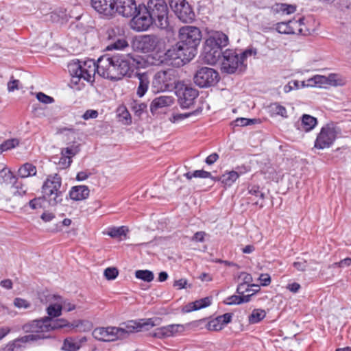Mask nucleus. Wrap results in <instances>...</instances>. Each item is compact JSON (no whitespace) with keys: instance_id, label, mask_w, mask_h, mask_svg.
I'll return each mask as SVG.
<instances>
[{"instance_id":"obj_44","label":"nucleus","mask_w":351,"mask_h":351,"mask_svg":"<svg viewBox=\"0 0 351 351\" xmlns=\"http://www.w3.org/2000/svg\"><path fill=\"white\" fill-rule=\"evenodd\" d=\"M80 152V145H72L69 147L64 148L62 149L61 154L62 156H69L70 158L74 156H75Z\"/></svg>"},{"instance_id":"obj_16","label":"nucleus","mask_w":351,"mask_h":351,"mask_svg":"<svg viewBox=\"0 0 351 351\" xmlns=\"http://www.w3.org/2000/svg\"><path fill=\"white\" fill-rule=\"evenodd\" d=\"M119 29L118 27L112 28L107 32L108 38L112 42L106 47V50H123L129 47V45L125 38L119 35Z\"/></svg>"},{"instance_id":"obj_11","label":"nucleus","mask_w":351,"mask_h":351,"mask_svg":"<svg viewBox=\"0 0 351 351\" xmlns=\"http://www.w3.org/2000/svg\"><path fill=\"white\" fill-rule=\"evenodd\" d=\"M160 43V38L154 35H143L136 37L132 44L138 51L149 53L156 50Z\"/></svg>"},{"instance_id":"obj_51","label":"nucleus","mask_w":351,"mask_h":351,"mask_svg":"<svg viewBox=\"0 0 351 351\" xmlns=\"http://www.w3.org/2000/svg\"><path fill=\"white\" fill-rule=\"evenodd\" d=\"M239 279L242 281L243 283H245L251 287H258V285L252 284L253 280L252 276L250 274L241 272L239 275Z\"/></svg>"},{"instance_id":"obj_17","label":"nucleus","mask_w":351,"mask_h":351,"mask_svg":"<svg viewBox=\"0 0 351 351\" xmlns=\"http://www.w3.org/2000/svg\"><path fill=\"white\" fill-rule=\"evenodd\" d=\"M92 7L100 14L112 16L116 13L115 0H91Z\"/></svg>"},{"instance_id":"obj_14","label":"nucleus","mask_w":351,"mask_h":351,"mask_svg":"<svg viewBox=\"0 0 351 351\" xmlns=\"http://www.w3.org/2000/svg\"><path fill=\"white\" fill-rule=\"evenodd\" d=\"M178 101L182 108H189L198 96V91L186 85L181 86L176 91Z\"/></svg>"},{"instance_id":"obj_58","label":"nucleus","mask_w":351,"mask_h":351,"mask_svg":"<svg viewBox=\"0 0 351 351\" xmlns=\"http://www.w3.org/2000/svg\"><path fill=\"white\" fill-rule=\"evenodd\" d=\"M173 286L178 287V289H185L187 287H191V285H188V281L184 278L176 280L173 283Z\"/></svg>"},{"instance_id":"obj_53","label":"nucleus","mask_w":351,"mask_h":351,"mask_svg":"<svg viewBox=\"0 0 351 351\" xmlns=\"http://www.w3.org/2000/svg\"><path fill=\"white\" fill-rule=\"evenodd\" d=\"M193 176L194 178H212L213 180L214 178L212 177V175L210 172L206 171L204 170H196L193 172Z\"/></svg>"},{"instance_id":"obj_15","label":"nucleus","mask_w":351,"mask_h":351,"mask_svg":"<svg viewBox=\"0 0 351 351\" xmlns=\"http://www.w3.org/2000/svg\"><path fill=\"white\" fill-rule=\"evenodd\" d=\"M118 331L115 326L99 327L93 331V336L100 341H114L120 339Z\"/></svg>"},{"instance_id":"obj_54","label":"nucleus","mask_w":351,"mask_h":351,"mask_svg":"<svg viewBox=\"0 0 351 351\" xmlns=\"http://www.w3.org/2000/svg\"><path fill=\"white\" fill-rule=\"evenodd\" d=\"M71 162L72 160L69 156L62 155L61 158L59 159L58 165H60V168L66 169L71 165Z\"/></svg>"},{"instance_id":"obj_24","label":"nucleus","mask_w":351,"mask_h":351,"mask_svg":"<svg viewBox=\"0 0 351 351\" xmlns=\"http://www.w3.org/2000/svg\"><path fill=\"white\" fill-rule=\"evenodd\" d=\"M223 58V51L220 49L208 46L205 44L204 47V60L208 64H216L220 58Z\"/></svg>"},{"instance_id":"obj_39","label":"nucleus","mask_w":351,"mask_h":351,"mask_svg":"<svg viewBox=\"0 0 351 351\" xmlns=\"http://www.w3.org/2000/svg\"><path fill=\"white\" fill-rule=\"evenodd\" d=\"M14 178L12 171L6 166L0 171V183H12Z\"/></svg>"},{"instance_id":"obj_45","label":"nucleus","mask_w":351,"mask_h":351,"mask_svg":"<svg viewBox=\"0 0 351 351\" xmlns=\"http://www.w3.org/2000/svg\"><path fill=\"white\" fill-rule=\"evenodd\" d=\"M276 29L280 34H291L289 21L278 23L276 24Z\"/></svg>"},{"instance_id":"obj_7","label":"nucleus","mask_w":351,"mask_h":351,"mask_svg":"<svg viewBox=\"0 0 351 351\" xmlns=\"http://www.w3.org/2000/svg\"><path fill=\"white\" fill-rule=\"evenodd\" d=\"M178 78L177 71L169 69L155 73L152 82L151 90L154 93L172 89Z\"/></svg>"},{"instance_id":"obj_9","label":"nucleus","mask_w":351,"mask_h":351,"mask_svg":"<svg viewBox=\"0 0 351 351\" xmlns=\"http://www.w3.org/2000/svg\"><path fill=\"white\" fill-rule=\"evenodd\" d=\"M169 5L178 18L183 23H191L195 13L186 0H169Z\"/></svg>"},{"instance_id":"obj_60","label":"nucleus","mask_w":351,"mask_h":351,"mask_svg":"<svg viewBox=\"0 0 351 351\" xmlns=\"http://www.w3.org/2000/svg\"><path fill=\"white\" fill-rule=\"evenodd\" d=\"M258 279L262 286L266 287L271 283V278L268 274H261Z\"/></svg>"},{"instance_id":"obj_33","label":"nucleus","mask_w":351,"mask_h":351,"mask_svg":"<svg viewBox=\"0 0 351 351\" xmlns=\"http://www.w3.org/2000/svg\"><path fill=\"white\" fill-rule=\"evenodd\" d=\"M54 298L57 302L54 304H50L47 308V314L50 317L49 318L59 317L61 315L62 310V304L60 303V297L54 295Z\"/></svg>"},{"instance_id":"obj_35","label":"nucleus","mask_w":351,"mask_h":351,"mask_svg":"<svg viewBox=\"0 0 351 351\" xmlns=\"http://www.w3.org/2000/svg\"><path fill=\"white\" fill-rule=\"evenodd\" d=\"M19 176L22 178L35 176L36 173V167L30 163H25L21 166L18 171Z\"/></svg>"},{"instance_id":"obj_57","label":"nucleus","mask_w":351,"mask_h":351,"mask_svg":"<svg viewBox=\"0 0 351 351\" xmlns=\"http://www.w3.org/2000/svg\"><path fill=\"white\" fill-rule=\"evenodd\" d=\"M241 295H232L226 299L224 301L225 304L228 305L240 304H241Z\"/></svg>"},{"instance_id":"obj_19","label":"nucleus","mask_w":351,"mask_h":351,"mask_svg":"<svg viewBox=\"0 0 351 351\" xmlns=\"http://www.w3.org/2000/svg\"><path fill=\"white\" fill-rule=\"evenodd\" d=\"M310 18L300 17L298 19H293L289 20L290 29L291 34H302L306 35L310 34L312 28L309 26L308 23Z\"/></svg>"},{"instance_id":"obj_37","label":"nucleus","mask_w":351,"mask_h":351,"mask_svg":"<svg viewBox=\"0 0 351 351\" xmlns=\"http://www.w3.org/2000/svg\"><path fill=\"white\" fill-rule=\"evenodd\" d=\"M308 85L318 87H324L325 86H328V76L315 75L308 79Z\"/></svg>"},{"instance_id":"obj_12","label":"nucleus","mask_w":351,"mask_h":351,"mask_svg":"<svg viewBox=\"0 0 351 351\" xmlns=\"http://www.w3.org/2000/svg\"><path fill=\"white\" fill-rule=\"evenodd\" d=\"M146 326L152 327L154 326V324L151 319H141L139 322L130 320L123 323L119 327H117L119 338L120 339H124L127 338L130 334L140 331Z\"/></svg>"},{"instance_id":"obj_32","label":"nucleus","mask_w":351,"mask_h":351,"mask_svg":"<svg viewBox=\"0 0 351 351\" xmlns=\"http://www.w3.org/2000/svg\"><path fill=\"white\" fill-rule=\"evenodd\" d=\"M268 112L271 117L280 116L282 118H287V111L283 106L278 103L271 104L268 106Z\"/></svg>"},{"instance_id":"obj_64","label":"nucleus","mask_w":351,"mask_h":351,"mask_svg":"<svg viewBox=\"0 0 351 351\" xmlns=\"http://www.w3.org/2000/svg\"><path fill=\"white\" fill-rule=\"evenodd\" d=\"M300 288H301V286L298 282H291V283H289L287 285V289L289 291H291L293 293H298L300 291Z\"/></svg>"},{"instance_id":"obj_4","label":"nucleus","mask_w":351,"mask_h":351,"mask_svg":"<svg viewBox=\"0 0 351 351\" xmlns=\"http://www.w3.org/2000/svg\"><path fill=\"white\" fill-rule=\"evenodd\" d=\"M256 54V50L252 49L244 51L227 49L223 51L221 69L228 74L243 73L247 68V58Z\"/></svg>"},{"instance_id":"obj_21","label":"nucleus","mask_w":351,"mask_h":351,"mask_svg":"<svg viewBox=\"0 0 351 351\" xmlns=\"http://www.w3.org/2000/svg\"><path fill=\"white\" fill-rule=\"evenodd\" d=\"M184 330V325L170 324L156 328L154 336L158 338H167L181 334Z\"/></svg>"},{"instance_id":"obj_47","label":"nucleus","mask_w":351,"mask_h":351,"mask_svg":"<svg viewBox=\"0 0 351 351\" xmlns=\"http://www.w3.org/2000/svg\"><path fill=\"white\" fill-rule=\"evenodd\" d=\"M58 16L62 23L67 22L69 19L75 18L76 20H79L81 18L80 15L75 16L73 14V11H71L69 14L66 13V10H60Z\"/></svg>"},{"instance_id":"obj_25","label":"nucleus","mask_w":351,"mask_h":351,"mask_svg":"<svg viewBox=\"0 0 351 351\" xmlns=\"http://www.w3.org/2000/svg\"><path fill=\"white\" fill-rule=\"evenodd\" d=\"M232 320V315L230 313H225L219 315L216 318L210 320L208 324V329L209 330L219 331L230 323Z\"/></svg>"},{"instance_id":"obj_40","label":"nucleus","mask_w":351,"mask_h":351,"mask_svg":"<svg viewBox=\"0 0 351 351\" xmlns=\"http://www.w3.org/2000/svg\"><path fill=\"white\" fill-rule=\"evenodd\" d=\"M19 144L17 138H11L4 141L0 145V153L15 148Z\"/></svg>"},{"instance_id":"obj_34","label":"nucleus","mask_w":351,"mask_h":351,"mask_svg":"<svg viewBox=\"0 0 351 351\" xmlns=\"http://www.w3.org/2000/svg\"><path fill=\"white\" fill-rule=\"evenodd\" d=\"M271 10L274 13L290 14L295 12L296 8L295 5L287 3H276L271 7Z\"/></svg>"},{"instance_id":"obj_52","label":"nucleus","mask_w":351,"mask_h":351,"mask_svg":"<svg viewBox=\"0 0 351 351\" xmlns=\"http://www.w3.org/2000/svg\"><path fill=\"white\" fill-rule=\"evenodd\" d=\"M36 98L39 101H40L43 104H51L54 101V99L53 97L48 96L41 92L38 93L36 94Z\"/></svg>"},{"instance_id":"obj_13","label":"nucleus","mask_w":351,"mask_h":351,"mask_svg":"<svg viewBox=\"0 0 351 351\" xmlns=\"http://www.w3.org/2000/svg\"><path fill=\"white\" fill-rule=\"evenodd\" d=\"M152 23H154V21L147 11H144L143 6L139 5L137 12L132 16L130 22L131 27L136 32H143L148 29Z\"/></svg>"},{"instance_id":"obj_62","label":"nucleus","mask_w":351,"mask_h":351,"mask_svg":"<svg viewBox=\"0 0 351 351\" xmlns=\"http://www.w3.org/2000/svg\"><path fill=\"white\" fill-rule=\"evenodd\" d=\"M146 108V104H145L144 103H141L135 104L133 106V110L136 115L140 116L144 112Z\"/></svg>"},{"instance_id":"obj_1","label":"nucleus","mask_w":351,"mask_h":351,"mask_svg":"<svg viewBox=\"0 0 351 351\" xmlns=\"http://www.w3.org/2000/svg\"><path fill=\"white\" fill-rule=\"evenodd\" d=\"M134 61V58L130 53H115L112 56L106 54L101 56L97 62L91 59L73 61L69 64L68 69L75 84L81 79L88 82H94L96 72L104 78L117 81L130 75Z\"/></svg>"},{"instance_id":"obj_22","label":"nucleus","mask_w":351,"mask_h":351,"mask_svg":"<svg viewBox=\"0 0 351 351\" xmlns=\"http://www.w3.org/2000/svg\"><path fill=\"white\" fill-rule=\"evenodd\" d=\"M228 43L229 40L226 34L221 32H215L206 40L205 44L221 50L222 47L228 45Z\"/></svg>"},{"instance_id":"obj_38","label":"nucleus","mask_w":351,"mask_h":351,"mask_svg":"<svg viewBox=\"0 0 351 351\" xmlns=\"http://www.w3.org/2000/svg\"><path fill=\"white\" fill-rule=\"evenodd\" d=\"M346 84V80L338 74L331 73L328 76V85L342 86Z\"/></svg>"},{"instance_id":"obj_30","label":"nucleus","mask_w":351,"mask_h":351,"mask_svg":"<svg viewBox=\"0 0 351 351\" xmlns=\"http://www.w3.org/2000/svg\"><path fill=\"white\" fill-rule=\"evenodd\" d=\"M212 301L211 297H206L200 300H196L194 302L190 303L185 307L186 312H191L197 311L210 305Z\"/></svg>"},{"instance_id":"obj_27","label":"nucleus","mask_w":351,"mask_h":351,"mask_svg":"<svg viewBox=\"0 0 351 351\" xmlns=\"http://www.w3.org/2000/svg\"><path fill=\"white\" fill-rule=\"evenodd\" d=\"M174 102L171 96L162 95L154 99L150 105V110L152 113L158 109L171 106Z\"/></svg>"},{"instance_id":"obj_23","label":"nucleus","mask_w":351,"mask_h":351,"mask_svg":"<svg viewBox=\"0 0 351 351\" xmlns=\"http://www.w3.org/2000/svg\"><path fill=\"white\" fill-rule=\"evenodd\" d=\"M38 336L25 335L9 342L6 346L7 351H20L25 348L27 343L35 341Z\"/></svg>"},{"instance_id":"obj_49","label":"nucleus","mask_w":351,"mask_h":351,"mask_svg":"<svg viewBox=\"0 0 351 351\" xmlns=\"http://www.w3.org/2000/svg\"><path fill=\"white\" fill-rule=\"evenodd\" d=\"M14 305L18 308L24 309L29 308L31 306V304L27 300L21 298H16L14 300Z\"/></svg>"},{"instance_id":"obj_43","label":"nucleus","mask_w":351,"mask_h":351,"mask_svg":"<svg viewBox=\"0 0 351 351\" xmlns=\"http://www.w3.org/2000/svg\"><path fill=\"white\" fill-rule=\"evenodd\" d=\"M119 121L123 125H129L132 123L130 114L125 108H121L119 110Z\"/></svg>"},{"instance_id":"obj_50","label":"nucleus","mask_w":351,"mask_h":351,"mask_svg":"<svg viewBox=\"0 0 351 351\" xmlns=\"http://www.w3.org/2000/svg\"><path fill=\"white\" fill-rule=\"evenodd\" d=\"M118 274V270L114 267H108L104 270V276L108 280L115 279Z\"/></svg>"},{"instance_id":"obj_29","label":"nucleus","mask_w":351,"mask_h":351,"mask_svg":"<svg viewBox=\"0 0 351 351\" xmlns=\"http://www.w3.org/2000/svg\"><path fill=\"white\" fill-rule=\"evenodd\" d=\"M317 123L315 117L304 114L300 118V123H298V128L305 132H309L316 127Z\"/></svg>"},{"instance_id":"obj_18","label":"nucleus","mask_w":351,"mask_h":351,"mask_svg":"<svg viewBox=\"0 0 351 351\" xmlns=\"http://www.w3.org/2000/svg\"><path fill=\"white\" fill-rule=\"evenodd\" d=\"M116 12L124 17H132L138 11V5H136L134 0H115Z\"/></svg>"},{"instance_id":"obj_31","label":"nucleus","mask_w":351,"mask_h":351,"mask_svg":"<svg viewBox=\"0 0 351 351\" xmlns=\"http://www.w3.org/2000/svg\"><path fill=\"white\" fill-rule=\"evenodd\" d=\"M138 79L139 84L137 88L136 94L139 97H142L148 90L149 80L146 73L138 74Z\"/></svg>"},{"instance_id":"obj_42","label":"nucleus","mask_w":351,"mask_h":351,"mask_svg":"<svg viewBox=\"0 0 351 351\" xmlns=\"http://www.w3.org/2000/svg\"><path fill=\"white\" fill-rule=\"evenodd\" d=\"M135 276L136 278L147 282L152 281L154 279V274L149 270H137Z\"/></svg>"},{"instance_id":"obj_28","label":"nucleus","mask_w":351,"mask_h":351,"mask_svg":"<svg viewBox=\"0 0 351 351\" xmlns=\"http://www.w3.org/2000/svg\"><path fill=\"white\" fill-rule=\"evenodd\" d=\"M86 341V337L81 338H66L64 340L62 350L64 351H77Z\"/></svg>"},{"instance_id":"obj_8","label":"nucleus","mask_w":351,"mask_h":351,"mask_svg":"<svg viewBox=\"0 0 351 351\" xmlns=\"http://www.w3.org/2000/svg\"><path fill=\"white\" fill-rule=\"evenodd\" d=\"M337 132L332 124L323 126L317 134L314 147L319 149L329 148L337 138Z\"/></svg>"},{"instance_id":"obj_61","label":"nucleus","mask_w":351,"mask_h":351,"mask_svg":"<svg viewBox=\"0 0 351 351\" xmlns=\"http://www.w3.org/2000/svg\"><path fill=\"white\" fill-rule=\"evenodd\" d=\"M194 114V112L193 113H183V114H181V113H179V114H173V119L171 120L173 123H177V122H179L191 116V114Z\"/></svg>"},{"instance_id":"obj_41","label":"nucleus","mask_w":351,"mask_h":351,"mask_svg":"<svg viewBox=\"0 0 351 351\" xmlns=\"http://www.w3.org/2000/svg\"><path fill=\"white\" fill-rule=\"evenodd\" d=\"M128 229L125 226L113 227L109 229L108 234L112 238L119 237L125 235Z\"/></svg>"},{"instance_id":"obj_48","label":"nucleus","mask_w":351,"mask_h":351,"mask_svg":"<svg viewBox=\"0 0 351 351\" xmlns=\"http://www.w3.org/2000/svg\"><path fill=\"white\" fill-rule=\"evenodd\" d=\"M293 266L298 271H304L308 267V263L304 259L297 258L296 260L293 263Z\"/></svg>"},{"instance_id":"obj_26","label":"nucleus","mask_w":351,"mask_h":351,"mask_svg":"<svg viewBox=\"0 0 351 351\" xmlns=\"http://www.w3.org/2000/svg\"><path fill=\"white\" fill-rule=\"evenodd\" d=\"M89 193L90 190L87 186L78 185L71 187L69 195L73 201H82L88 197Z\"/></svg>"},{"instance_id":"obj_36","label":"nucleus","mask_w":351,"mask_h":351,"mask_svg":"<svg viewBox=\"0 0 351 351\" xmlns=\"http://www.w3.org/2000/svg\"><path fill=\"white\" fill-rule=\"evenodd\" d=\"M266 316V312L263 309L255 308L248 316V322L250 324H255L263 320Z\"/></svg>"},{"instance_id":"obj_46","label":"nucleus","mask_w":351,"mask_h":351,"mask_svg":"<svg viewBox=\"0 0 351 351\" xmlns=\"http://www.w3.org/2000/svg\"><path fill=\"white\" fill-rule=\"evenodd\" d=\"M235 126H247L252 124L258 123V120L256 119H247V118H237L234 121Z\"/></svg>"},{"instance_id":"obj_5","label":"nucleus","mask_w":351,"mask_h":351,"mask_svg":"<svg viewBox=\"0 0 351 351\" xmlns=\"http://www.w3.org/2000/svg\"><path fill=\"white\" fill-rule=\"evenodd\" d=\"M143 10L147 11L156 26L162 29L169 28V9L165 0H149L147 5L143 6Z\"/></svg>"},{"instance_id":"obj_56","label":"nucleus","mask_w":351,"mask_h":351,"mask_svg":"<svg viewBox=\"0 0 351 351\" xmlns=\"http://www.w3.org/2000/svg\"><path fill=\"white\" fill-rule=\"evenodd\" d=\"M60 303L62 304V309H64V311H66L67 312H69V311H73L74 309H75V305L74 304H73L72 302H71L68 300H62L60 298Z\"/></svg>"},{"instance_id":"obj_20","label":"nucleus","mask_w":351,"mask_h":351,"mask_svg":"<svg viewBox=\"0 0 351 351\" xmlns=\"http://www.w3.org/2000/svg\"><path fill=\"white\" fill-rule=\"evenodd\" d=\"M247 171V169L245 167H237L235 170L226 171L220 177L213 180L220 181L226 186H231L240 176Z\"/></svg>"},{"instance_id":"obj_59","label":"nucleus","mask_w":351,"mask_h":351,"mask_svg":"<svg viewBox=\"0 0 351 351\" xmlns=\"http://www.w3.org/2000/svg\"><path fill=\"white\" fill-rule=\"evenodd\" d=\"M98 116V112L95 110H88L82 115V118L84 120H88L90 119H95Z\"/></svg>"},{"instance_id":"obj_63","label":"nucleus","mask_w":351,"mask_h":351,"mask_svg":"<svg viewBox=\"0 0 351 351\" xmlns=\"http://www.w3.org/2000/svg\"><path fill=\"white\" fill-rule=\"evenodd\" d=\"M19 81L18 80H11L8 83V90L9 92H12L15 90H18L19 88Z\"/></svg>"},{"instance_id":"obj_6","label":"nucleus","mask_w":351,"mask_h":351,"mask_svg":"<svg viewBox=\"0 0 351 351\" xmlns=\"http://www.w3.org/2000/svg\"><path fill=\"white\" fill-rule=\"evenodd\" d=\"M61 178L58 174L49 175L42 187L43 196L51 206H56L62 201Z\"/></svg>"},{"instance_id":"obj_3","label":"nucleus","mask_w":351,"mask_h":351,"mask_svg":"<svg viewBox=\"0 0 351 351\" xmlns=\"http://www.w3.org/2000/svg\"><path fill=\"white\" fill-rule=\"evenodd\" d=\"M64 327L70 328H80V331H88L92 328L90 322L84 320H79L73 323H69L64 319H53L49 317H46L40 319H35L29 322L22 326V330L25 333H30L29 335L38 336L35 339L48 338L47 332L60 329Z\"/></svg>"},{"instance_id":"obj_55","label":"nucleus","mask_w":351,"mask_h":351,"mask_svg":"<svg viewBox=\"0 0 351 351\" xmlns=\"http://www.w3.org/2000/svg\"><path fill=\"white\" fill-rule=\"evenodd\" d=\"M14 188L16 189L14 193L20 196L25 194L27 191V187L19 182L15 183Z\"/></svg>"},{"instance_id":"obj_2","label":"nucleus","mask_w":351,"mask_h":351,"mask_svg":"<svg viewBox=\"0 0 351 351\" xmlns=\"http://www.w3.org/2000/svg\"><path fill=\"white\" fill-rule=\"evenodd\" d=\"M180 42L169 49L167 56L172 60H178V64L189 62L196 53L202 34L200 30L193 26H185L180 29Z\"/></svg>"},{"instance_id":"obj_10","label":"nucleus","mask_w":351,"mask_h":351,"mask_svg":"<svg viewBox=\"0 0 351 351\" xmlns=\"http://www.w3.org/2000/svg\"><path fill=\"white\" fill-rule=\"evenodd\" d=\"M219 80L218 73L210 67L199 69L194 75V82L202 88H206L215 85Z\"/></svg>"}]
</instances>
